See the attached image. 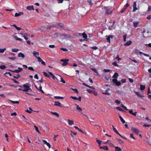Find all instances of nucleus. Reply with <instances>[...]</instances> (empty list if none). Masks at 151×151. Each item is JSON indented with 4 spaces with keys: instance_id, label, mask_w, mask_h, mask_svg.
Instances as JSON below:
<instances>
[{
    "instance_id": "5fc2aeb1",
    "label": "nucleus",
    "mask_w": 151,
    "mask_h": 151,
    "mask_svg": "<svg viewBox=\"0 0 151 151\" xmlns=\"http://www.w3.org/2000/svg\"><path fill=\"white\" fill-rule=\"evenodd\" d=\"M86 91L87 92H88L89 93H92V91L90 90L89 89L87 88L86 89Z\"/></svg>"
},
{
    "instance_id": "69168bd1",
    "label": "nucleus",
    "mask_w": 151,
    "mask_h": 151,
    "mask_svg": "<svg viewBox=\"0 0 151 151\" xmlns=\"http://www.w3.org/2000/svg\"><path fill=\"white\" fill-rule=\"evenodd\" d=\"M121 82L122 83H124L126 82V79H122L121 80Z\"/></svg>"
},
{
    "instance_id": "58836bf2",
    "label": "nucleus",
    "mask_w": 151,
    "mask_h": 151,
    "mask_svg": "<svg viewBox=\"0 0 151 151\" xmlns=\"http://www.w3.org/2000/svg\"><path fill=\"white\" fill-rule=\"evenodd\" d=\"M139 53L140 54H142L143 55H144L145 56H146L147 57H149V55H148V54H145L142 52H139Z\"/></svg>"
},
{
    "instance_id": "864d4df0",
    "label": "nucleus",
    "mask_w": 151,
    "mask_h": 151,
    "mask_svg": "<svg viewBox=\"0 0 151 151\" xmlns=\"http://www.w3.org/2000/svg\"><path fill=\"white\" fill-rule=\"evenodd\" d=\"M91 48L92 49H93L94 50H96L97 49H98V47L96 46L92 47Z\"/></svg>"
},
{
    "instance_id": "ea45409f",
    "label": "nucleus",
    "mask_w": 151,
    "mask_h": 151,
    "mask_svg": "<svg viewBox=\"0 0 151 151\" xmlns=\"http://www.w3.org/2000/svg\"><path fill=\"white\" fill-rule=\"evenodd\" d=\"M13 77H14V78H16L17 79L19 78H20L21 77V76L19 74H18L17 75V76H13Z\"/></svg>"
},
{
    "instance_id": "f257e3e1",
    "label": "nucleus",
    "mask_w": 151,
    "mask_h": 151,
    "mask_svg": "<svg viewBox=\"0 0 151 151\" xmlns=\"http://www.w3.org/2000/svg\"><path fill=\"white\" fill-rule=\"evenodd\" d=\"M28 85L27 83L23 85V87L24 88V89H23V91L28 92L29 90H30V88Z\"/></svg>"
},
{
    "instance_id": "052dcab7",
    "label": "nucleus",
    "mask_w": 151,
    "mask_h": 151,
    "mask_svg": "<svg viewBox=\"0 0 151 151\" xmlns=\"http://www.w3.org/2000/svg\"><path fill=\"white\" fill-rule=\"evenodd\" d=\"M71 98L72 99L75 100H77V98L76 97V96H71Z\"/></svg>"
},
{
    "instance_id": "4d7b16f0",
    "label": "nucleus",
    "mask_w": 151,
    "mask_h": 151,
    "mask_svg": "<svg viewBox=\"0 0 151 151\" xmlns=\"http://www.w3.org/2000/svg\"><path fill=\"white\" fill-rule=\"evenodd\" d=\"M148 5V8L147 11L148 12H150L151 10V6Z\"/></svg>"
},
{
    "instance_id": "0e129e2a",
    "label": "nucleus",
    "mask_w": 151,
    "mask_h": 151,
    "mask_svg": "<svg viewBox=\"0 0 151 151\" xmlns=\"http://www.w3.org/2000/svg\"><path fill=\"white\" fill-rule=\"evenodd\" d=\"M96 141L99 144V145H100L101 144V141L100 140H98V139H97L96 140Z\"/></svg>"
},
{
    "instance_id": "cd10ccee",
    "label": "nucleus",
    "mask_w": 151,
    "mask_h": 151,
    "mask_svg": "<svg viewBox=\"0 0 151 151\" xmlns=\"http://www.w3.org/2000/svg\"><path fill=\"white\" fill-rule=\"evenodd\" d=\"M119 117L121 121L124 124L125 122L124 120L123 119L122 117L120 115H119Z\"/></svg>"
},
{
    "instance_id": "bb28decb",
    "label": "nucleus",
    "mask_w": 151,
    "mask_h": 151,
    "mask_svg": "<svg viewBox=\"0 0 151 151\" xmlns=\"http://www.w3.org/2000/svg\"><path fill=\"white\" fill-rule=\"evenodd\" d=\"M9 100L13 104H19V102L18 101H13L10 100Z\"/></svg>"
},
{
    "instance_id": "a19ab883",
    "label": "nucleus",
    "mask_w": 151,
    "mask_h": 151,
    "mask_svg": "<svg viewBox=\"0 0 151 151\" xmlns=\"http://www.w3.org/2000/svg\"><path fill=\"white\" fill-rule=\"evenodd\" d=\"M138 24V22H133L134 26L135 27H137V25Z\"/></svg>"
},
{
    "instance_id": "a18cd8bd",
    "label": "nucleus",
    "mask_w": 151,
    "mask_h": 151,
    "mask_svg": "<svg viewBox=\"0 0 151 151\" xmlns=\"http://www.w3.org/2000/svg\"><path fill=\"white\" fill-rule=\"evenodd\" d=\"M54 97L57 99H64V98L63 97L57 96H55Z\"/></svg>"
},
{
    "instance_id": "7c9ffc66",
    "label": "nucleus",
    "mask_w": 151,
    "mask_h": 151,
    "mask_svg": "<svg viewBox=\"0 0 151 151\" xmlns=\"http://www.w3.org/2000/svg\"><path fill=\"white\" fill-rule=\"evenodd\" d=\"M38 90H39L40 91L43 93H44V91L42 90V87L41 85H40L39 86V88L37 89Z\"/></svg>"
},
{
    "instance_id": "774afa93",
    "label": "nucleus",
    "mask_w": 151,
    "mask_h": 151,
    "mask_svg": "<svg viewBox=\"0 0 151 151\" xmlns=\"http://www.w3.org/2000/svg\"><path fill=\"white\" fill-rule=\"evenodd\" d=\"M87 2L89 3L90 5H92L93 4L92 3L91 0H88L87 1Z\"/></svg>"
},
{
    "instance_id": "2f4dec72",
    "label": "nucleus",
    "mask_w": 151,
    "mask_h": 151,
    "mask_svg": "<svg viewBox=\"0 0 151 151\" xmlns=\"http://www.w3.org/2000/svg\"><path fill=\"white\" fill-rule=\"evenodd\" d=\"M43 73L44 75L46 77L48 78H50V76H49V75L46 72H44Z\"/></svg>"
},
{
    "instance_id": "0eeeda50",
    "label": "nucleus",
    "mask_w": 151,
    "mask_h": 151,
    "mask_svg": "<svg viewBox=\"0 0 151 151\" xmlns=\"http://www.w3.org/2000/svg\"><path fill=\"white\" fill-rule=\"evenodd\" d=\"M22 70V68L20 67L18 68V70H11L14 73H19V72H21Z\"/></svg>"
},
{
    "instance_id": "4be33fe9",
    "label": "nucleus",
    "mask_w": 151,
    "mask_h": 151,
    "mask_svg": "<svg viewBox=\"0 0 151 151\" xmlns=\"http://www.w3.org/2000/svg\"><path fill=\"white\" fill-rule=\"evenodd\" d=\"M135 93L136 95H137L140 98L143 97L144 96L141 95L140 93L138 92L135 91Z\"/></svg>"
},
{
    "instance_id": "20e7f679",
    "label": "nucleus",
    "mask_w": 151,
    "mask_h": 151,
    "mask_svg": "<svg viewBox=\"0 0 151 151\" xmlns=\"http://www.w3.org/2000/svg\"><path fill=\"white\" fill-rule=\"evenodd\" d=\"M131 130L137 134H138L140 132V131L138 129H136L134 127H132Z\"/></svg>"
},
{
    "instance_id": "c9c22d12",
    "label": "nucleus",
    "mask_w": 151,
    "mask_h": 151,
    "mask_svg": "<svg viewBox=\"0 0 151 151\" xmlns=\"http://www.w3.org/2000/svg\"><path fill=\"white\" fill-rule=\"evenodd\" d=\"M14 37L15 40H20L21 41H22V39L18 37L17 36H14Z\"/></svg>"
},
{
    "instance_id": "f3484780",
    "label": "nucleus",
    "mask_w": 151,
    "mask_h": 151,
    "mask_svg": "<svg viewBox=\"0 0 151 151\" xmlns=\"http://www.w3.org/2000/svg\"><path fill=\"white\" fill-rule=\"evenodd\" d=\"M68 124L70 125H72L74 123L73 121L72 120H70L69 119H68Z\"/></svg>"
},
{
    "instance_id": "2eb2a0df",
    "label": "nucleus",
    "mask_w": 151,
    "mask_h": 151,
    "mask_svg": "<svg viewBox=\"0 0 151 151\" xmlns=\"http://www.w3.org/2000/svg\"><path fill=\"white\" fill-rule=\"evenodd\" d=\"M54 105L55 106H58L60 107H62V106H61V103L58 101H55Z\"/></svg>"
},
{
    "instance_id": "f03ea898",
    "label": "nucleus",
    "mask_w": 151,
    "mask_h": 151,
    "mask_svg": "<svg viewBox=\"0 0 151 151\" xmlns=\"http://www.w3.org/2000/svg\"><path fill=\"white\" fill-rule=\"evenodd\" d=\"M104 9L106 10V14H110L112 13V12L111 11L110 9L111 8L109 6H106L104 7Z\"/></svg>"
},
{
    "instance_id": "338daca9",
    "label": "nucleus",
    "mask_w": 151,
    "mask_h": 151,
    "mask_svg": "<svg viewBox=\"0 0 151 151\" xmlns=\"http://www.w3.org/2000/svg\"><path fill=\"white\" fill-rule=\"evenodd\" d=\"M28 69L29 70H32V71H34V68L32 67H28Z\"/></svg>"
},
{
    "instance_id": "603ef678",
    "label": "nucleus",
    "mask_w": 151,
    "mask_h": 151,
    "mask_svg": "<svg viewBox=\"0 0 151 151\" xmlns=\"http://www.w3.org/2000/svg\"><path fill=\"white\" fill-rule=\"evenodd\" d=\"M115 102L117 104H119L121 103V102L119 100H116L115 101Z\"/></svg>"
},
{
    "instance_id": "a878e982",
    "label": "nucleus",
    "mask_w": 151,
    "mask_h": 151,
    "mask_svg": "<svg viewBox=\"0 0 151 151\" xmlns=\"http://www.w3.org/2000/svg\"><path fill=\"white\" fill-rule=\"evenodd\" d=\"M119 76V74L117 73H115L112 77L113 78H117V77Z\"/></svg>"
},
{
    "instance_id": "680f3d73",
    "label": "nucleus",
    "mask_w": 151,
    "mask_h": 151,
    "mask_svg": "<svg viewBox=\"0 0 151 151\" xmlns=\"http://www.w3.org/2000/svg\"><path fill=\"white\" fill-rule=\"evenodd\" d=\"M126 9L125 8H124V7L121 10V11H120V12L121 13H123L125 11V10H126Z\"/></svg>"
},
{
    "instance_id": "473e14b6",
    "label": "nucleus",
    "mask_w": 151,
    "mask_h": 151,
    "mask_svg": "<svg viewBox=\"0 0 151 151\" xmlns=\"http://www.w3.org/2000/svg\"><path fill=\"white\" fill-rule=\"evenodd\" d=\"M116 109L118 111H124V110L119 106L116 107Z\"/></svg>"
},
{
    "instance_id": "3c124183",
    "label": "nucleus",
    "mask_w": 151,
    "mask_h": 151,
    "mask_svg": "<svg viewBox=\"0 0 151 151\" xmlns=\"http://www.w3.org/2000/svg\"><path fill=\"white\" fill-rule=\"evenodd\" d=\"M12 80L16 83H19V82H18L15 79L12 78Z\"/></svg>"
},
{
    "instance_id": "423d86ee",
    "label": "nucleus",
    "mask_w": 151,
    "mask_h": 151,
    "mask_svg": "<svg viewBox=\"0 0 151 151\" xmlns=\"http://www.w3.org/2000/svg\"><path fill=\"white\" fill-rule=\"evenodd\" d=\"M136 2L135 1H134L133 2V9L132 10L133 12H135L138 9L137 8V4H136Z\"/></svg>"
},
{
    "instance_id": "b1692460",
    "label": "nucleus",
    "mask_w": 151,
    "mask_h": 151,
    "mask_svg": "<svg viewBox=\"0 0 151 151\" xmlns=\"http://www.w3.org/2000/svg\"><path fill=\"white\" fill-rule=\"evenodd\" d=\"M116 140L118 141L119 143L121 144H123L124 143V142L121 139L116 138Z\"/></svg>"
},
{
    "instance_id": "e2e57ef3",
    "label": "nucleus",
    "mask_w": 151,
    "mask_h": 151,
    "mask_svg": "<svg viewBox=\"0 0 151 151\" xmlns=\"http://www.w3.org/2000/svg\"><path fill=\"white\" fill-rule=\"evenodd\" d=\"M130 137L131 138H132L134 139H135V138L134 137L132 134H130Z\"/></svg>"
},
{
    "instance_id": "bf43d9fd",
    "label": "nucleus",
    "mask_w": 151,
    "mask_h": 151,
    "mask_svg": "<svg viewBox=\"0 0 151 151\" xmlns=\"http://www.w3.org/2000/svg\"><path fill=\"white\" fill-rule=\"evenodd\" d=\"M60 50H62L64 51H68V50L66 48H60Z\"/></svg>"
},
{
    "instance_id": "6ab92c4d",
    "label": "nucleus",
    "mask_w": 151,
    "mask_h": 151,
    "mask_svg": "<svg viewBox=\"0 0 151 151\" xmlns=\"http://www.w3.org/2000/svg\"><path fill=\"white\" fill-rule=\"evenodd\" d=\"M110 90L109 88H107L105 92H102V93L105 95H109L110 93H108V91Z\"/></svg>"
},
{
    "instance_id": "393cba45",
    "label": "nucleus",
    "mask_w": 151,
    "mask_h": 151,
    "mask_svg": "<svg viewBox=\"0 0 151 151\" xmlns=\"http://www.w3.org/2000/svg\"><path fill=\"white\" fill-rule=\"evenodd\" d=\"M115 149V151H122V149L118 146L114 147Z\"/></svg>"
},
{
    "instance_id": "c03bdc74",
    "label": "nucleus",
    "mask_w": 151,
    "mask_h": 151,
    "mask_svg": "<svg viewBox=\"0 0 151 151\" xmlns=\"http://www.w3.org/2000/svg\"><path fill=\"white\" fill-rule=\"evenodd\" d=\"M127 34H125L123 36L124 41L125 42L126 41V39L127 37Z\"/></svg>"
},
{
    "instance_id": "13d9d810",
    "label": "nucleus",
    "mask_w": 151,
    "mask_h": 151,
    "mask_svg": "<svg viewBox=\"0 0 151 151\" xmlns=\"http://www.w3.org/2000/svg\"><path fill=\"white\" fill-rule=\"evenodd\" d=\"M58 25L62 28H63L64 27L62 23H58Z\"/></svg>"
},
{
    "instance_id": "a211bd4d",
    "label": "nucleus",
    "mask_w": 151,
    "mask_h": 151,
    "mask_svg": "<svg viewBox=\"0 0 151 151\" xmlns=\"http://www.w3.org/2000/svg\"><path fill=\"white\" fill-rule=\"evenodd\" d=\"M79 35H82L84 39H86L87 37V35L85 32L82 34L79 33Z\"/></svg>"
},
{
    "instance_id": "de8ad7c7",
    "label": "nucleus",
    "mask_w": 151,
    "mask_h": 151,
    "mask_svg": "<svg viewBox=\"0 0 151 151\" xmlns=\"http://www.w3.org/2000/svg\"><path fill=\"white\" fill-rule=\"evenodd\" d=\"M103 149L105 150L108 151L109 150V148L108 147L106 146H103Z\"/></svg>"
},
{
    "instance_id": "37998d69",
    "label": "nucleus",
    "mask_w": 151,
    "mask_h": 151,
    "mask_svg": "<svg viewBox=\"0 0 151 151\" xmlns=\"http://www.w3.org/2000/svg\"><path fill=\"white\" fill-rule=\"evenodd\" d=\"M6 68V67L4 65H1L0 66V68L2 70H4Z\"/></svg>"
},
{
    "instance_id": "c85d7f7f",
    "label": "nucleus",
    "mask_w": 151,
    "mask_h": 151,
    "mask_svg": "<svg viewBox=\"0 0 151 151\" xmlns=\"http://www.w3.org/2000/svg\"><path fill=\"white\" fill-rule=\"evenodd\" d=\"M145 86L144 85H140V89L142 91H143L145 89Z\"/></svg>"
},
{
    "instance_id": "7ed1b4c3",
    "label": "nucleus",
    "mask_w": 151,
    "mask_h": 151,
    "mask_svg": "<svg viewBox=\"0 0 151 151\" xmlns=\"http://www.w3.org/2000/svg\"><path fill=\"white\" fill-rule=\"evenodd\" d=\"M69 61V59H62L60 60L61 61L63 62L62 64V65L63 66H65L67 65L68 63V62Z\"/></svg>"
},
{
    "instance_id": "ddd939ff",
    "label": "nucleus",
    "mask_w": 151,
    "mask_h": 151,
    "mask_svg": "<svg viewBox=\"0 0 151 151\" xmlns=\"http://www.w3.org/2000/svg\"><path fill=\"white\" fill-rule=\"evenodd\" d=\"M48 73L52 77L53 79L55 80L56 79L57 81L58 80V79L55 77V76L53 74L52 72H49Z\"/></svg>"
},
{
    "instance_id": "5701e85b",
    "label": "nucleus",
    "mask_w": 151,
    "mask_h": 151,
    "mask_svg": "<svg viewBox=\"0 0 151 151\" xmlns=\"http://www.w3.org/2000/svg\"><path fill=\"white\" fill-rule=\"evenodd\" d=\"M23 13L22 12H19V13H16L15 14L14 16L15 17L20 16L21 15H23Z\"/></svg>"
},
{
    "instance_id": "c756f323",
    "label": "nucleus",
    "mask_w": 151,
    "mask_h": 151,
    "mask_svg": "<svg viewBox=\"0 0 151 151\" xmlns=\"http://www.w3.org/2000/svg\"><path fill=\"white\" fill-rule=\"evenodd\" d=\"M114 131L118 135H119L120 136H121V135L117 131L116 128L114 129Z\"/></svg>"
},
{
    "instance_id": "e433bc0d",
    "label": "nucleus",
    "mask_w": 151,
    "mask_h": 151,
    "mask_svg": "<svg viewBox=\"0 0 151 151\" xmlns=\"http://www.w3.org/2000/svg\"><path fill=\"white\" fill-rule=\"evenodd\" d=\"M12 52H17L19 51V49L16 48H12Z\"/></svg>"
},
{
    "instance_id": "9b49d317",
    "label": "nucleus",
    "mask_w": 151,
    "mask_h": 151,
    "mask_svg": "<svg viewBox=\"0 0 151 151\" xmlns=\"http://www.w3.org/2000/svg\"><path fill=\"white\" fill-rule=\"evenodd\" d=\"M26 9H27L29 10H33V11L34 10L33 5L28 6H27Z\"/></svg>"
},
{
    "instance_id": "f704fd0d",
    "label": "nucleus",
    "mask_w": 151,
    "mask_h": 151,
    "mask_svg": "<svg viewBox=\"0 0 151 151\" xmlns=\"http://www.w3.org/2000/svg\"><path fill=\"white\" fill-rule=\"evenodd\" d=\"M29 109L30 110V111H29V110H28V109H27V110H26V112H28V113H31L32 112V109L30 107H29Z\"/></svg>"
},
{
    "instance_id": "aec40b11",
    "label": "nucleus",
    "mask_w": 151,
    "mask_h": 151,
    "mask_svg": "<svg viewBox=\"0 0 151 151\" xmlns=\"http://www.w3.org/2000/svg\"><path fill=\"white\" fill-rule=\"evenodd\" d=\"M18 57L24 58L25 57V56L23 53L20 52L18 54Z\"/></svg>"
},
{
    "instance_id": "09e8293b",
    "label": "nucleus",
    "mask_w": 151,
    "mask_h": 151,
    "mask_svg": "<svg viewBox=\"0 0 151 151\" xmlns=\"http://www.w3.org/2000/svg\"><path fill=\"white\" fill-rule=\"evenodd\" d=\"M71 89H72V90H73V91H74L76 93H78V90L76 88L73 89V88H71Z\"/></svg>"
},
{
    "instance_id": "79ce46f5",
    "label": "nucleus",
    "mask_w": 151,
    "mask_h": 151,
    "mask_svg": "<svg viewBox=\"0 0 151 151\" xmlns=\"http://www.w3.org/2000/svg\"><path fill=\"white\" fill-rule=\"evenodd\" d=\"M34 127H35L36 132H38L39 133H40V132L39 131V130H38V127L37 126H36L35 125H34Z\"/></svg>"
},
{
    "instance_id": "6e6d98bb",
    "label": "nucleus",
    "mask_w": 151,
    "mask_h": 151,
    "mask_svg": "<svg viewBox=\"0 0 151 151\" xmlns=\"http://www.w3.org/2000/svg\"><path fill=\"white\" fill-rule=\"evenodd\" d=\"M129 5L127 3H126V4L124 6V7L126 9L129 6Z\"/></svg>"
},
{
    "instance_id": "f8f14e48",
    "label": "nucleus",
    "mask_w": 151,
    "mask_h": 151,
    "mask_svg": "<svg viewBox=\"0 0 151 151\" xmlns=\"http://www.w3.org/2000/svg\"><path fill=\"white\" fill-rule=\"evenodd\" d=\"M42 141L44 142V144H46L48 147L49 148H50L51 147V145L49 143L47 142L45 140H42Z\"/></svg>"
},
{
    "instance_id": "9d476101",
    "label": "nucleus",
    "mask_w": 151,
    "mask_h": 151,
    "mask_svg": "<svg viewBox=\"0 0 151 151\" xmlns=\"http://www.w3.org/2000/svg\"><path fill=\"white\" fill-rule=\"evenodd\" d=\"M113 37V35H109L108 36V37L106 38V41L107 42L110 43L111 42L110 41V38H111V39H112Z\"/></svg>"
},
{
    "instance_id": "72a5a7b5",
    "label": "nucleus",
    "mask_w": 151,
    "mask_h": 151,
    "mask_svg": "<svg viewBox=\"0 0 151 151\" xmlns=\"http://www.w3.org/2000/svg\"><path fill=\"white\" fill-rule=\"evenodd\" d=\"M51 113L52 114H53L56 115V116H57L58 117L59 116V114L58 113H57L56 112H51Z\"/></svg>"
},
{
    "instance_id": "49530a36",
    "label": "nucleus",
    "mask_w": 151,
    "mask_h": 151,
    "mask_svg": "<svg viewBox=\"0 0 151 151\" xmlns=\"http://www.w3.org/2000/svg\"><path fill=\"white\" fill-rule=\"evenodd\" d=\"M60 78V81L61 82H62V83H65V81L63 79L62 77H61L60 76H59Z\"/></svg>"
},
{
    "instance_id": "4c0bfd02",
    "label": "nucleus",
    "mask_w": 151,
    "mask_h": 151,
    "mask_svg": "<svg viewBox=\"0 0 151 151\" xmlns=\"http://www.w3.org/2000/svg\"><path fill=\"white\" fill-rule=\"evenodd\" d=\"M6 50V48H5L3 49L0 48V53H3Z\"/></svg>"
},
{
    "instance_id": "8fccbe9b",
    "label": "nucleus",
    "mask_w": 151,
    "mask_h": 151,
    "mask_svg": "<svg viewBox=\"0 0 151 151\" xmlns=\"http://www.w3.org/2000/svg\"><path fill=\"white\" fill-rule=\"evenodd\" d=\"M112 64L115 66L119 67V65H117L116 62H113L112 63Z\"/></svg>"
},
{
    "instance_id": "6e6552de",
    "label": "nucleus",
    "mask_w": 151,
    "mask_h": 151,
    "mask_svg": "<svg viewBox=\"0 0 151 151\" xmlns=\"http://www.w3.org/2000/svg\"><path fill=\"white\" fill-rule=\"evenodd\" d=\"M61 36H63L65 38H71L72 37V36L70 35L66 34H62Z\"/></svg>"
},
{
    "instance_id": "39448f33",
    "label": "nucleus",
    "mask_w": 151,
    "mask_h": 151,
    "mask_svg": "<svg viewBox=\"0 0 151 151\" xmlns=\"http://www.w3.org/2000/svg\"><path fill=\"white\" fill-rule=\"evenodd\" d=\"M112 81L114 83H115L116 85L117 86H119L121 85V83L118 81L116 79H114L112 80Z\"/></svg>"
},
{
    "instance_id": "dca6fc26",
    "label": "nucleus",
    "mask_w": 151,
    "mask_h": 151,
    "mask_svg": "<svg viewBox=\"0 0 151 151\" xmlns=\"http://www.w3.org/2000/svg\"><path fill=\"white\" fill-rule=\"evenodd\" d=\"M132 43V42L130 41L129 40L128 41H127L126 43H125L124 44V45L125 46H128L129 45H131Z\"/></svg>"
},
{
    "instance_id": "4468645a",
    "label": "nucleus",
    "mask_w": 151,
    "mask_h": 151,
    "mask_svg": "<svg viewBox=\"0 0 151 151\" xmlns=\"http://www.w3.org/2000/svg\"><path fill=\"white\" fill-rule=\"evenodd\" d=\"M33 55L34 56L36 57V59H37V57H37V56H38L39 55V53L38 52H36L35 51H33Z\"/></svg>"
},
{
    "instance_id": "412c9836",
    "label": "nucleus",
    "mask_w": 151,
    "mask_h": 151,
    "mask_svg": "<svg viewBox=\"0 0 151 151\" xmlns=\"http://www.w3.org/2000/svg\"><path fill=\"white\" fill-rule=\"evenodd\" d=\"M76 105L77 106L76 109L79 111L81 112L82 111V109L79 107L78 105H77V104H76Z\"/></svg>"
},
{
    "instance_id": "1a4fd4ad",
    "label": "nucleus",
    "mask_w": 151,
    "mask_h": 151,
    "mask_svg": "<svg viewBox=\"0 0 151 151\" xmlns=\"http://www.w3.org/2000/svg\"><path fill=\"white\" fill-rule=\"evenodd\" d=\"M37 59L38 61L39 62H41V64L44 65H46L45 63L43 61L40 57H37Z\"/></svg>"
}]
</instances>
